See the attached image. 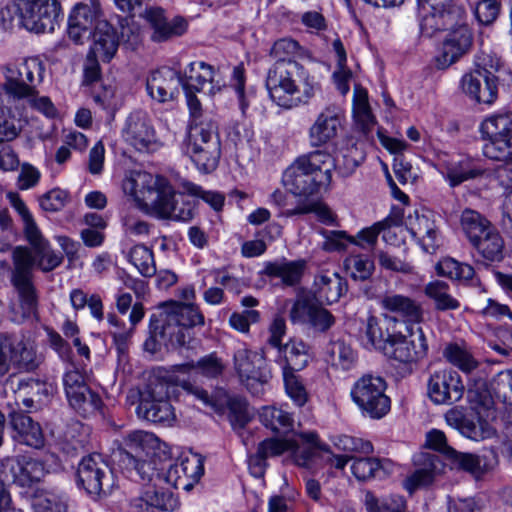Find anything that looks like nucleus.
<instances>
[{
  "instance_id": "nucleus-1",
  "label": "nucleus",
  "mask_w": 512,
  "mask_h": 512,
  "mask_svg": "<svg viewBox=\"0 0 512 512\" xmlns=\"http://www.w3.org/2000/svg\"><path fill=\"white\" fill-rule=\"evenodd\" d=\"M181 187L183 191L178 192L165 177L146 171H132L123 181V191L133 197L139 207L159 219L190 221L196 203L188 196L202 199L216 211L224 205L225 198L221 193L205 191L190 181H183Z\"/></svg>"
},
{
  "instance_id": "nucleus-2",
  "label": "nucleus",
  "mask_w": 512,
  "mask_h": 512,
  "mask_svg": "<svg viewBox=\"0 0 512 512\" xmlns=\"http://www.w3.org/2000/svg\"><path fill=\"white\" fill-rule=\"evenodd\" d=\"M320 150L299 156L283 173L284 186L298 197L295 208L287 210V216L320 213Z\"/></svg>"
},
{
  "instance_id": "nucleus-3",
  "label": "nucleus",
  "mask_w": 512,
  "mask_h": 512,
  "mask_svg": "<svg viewBox=\"0 0 512 512\" xmlns=\"http://www.w3.org/2000/svg\"><path fill=\"white\" fill-rule=\"evenodd\" d=\"M266 88L273 102L285 109L297 107L313 94V83L296 61H276L268 70Z\"/></svg>"
},
{
  "instance_id": "nucleus-4",
  "label": "nucleus",
  "mask_w": 512,
  "mask_h": 512,
  "mask_svg": "<svg viewBox=\"0 0 512 512\" xmlns=\"http://www.w3.org/2000/svg\"><path fill=\"white\" fill-rule=\"evenodd\" d=\"M198 325H204V315L194 304L166 302L150 317L153 336L172 348L184 346L191 338L190 329Z\"/></svg>"
},
{
  "instance_id": "nucleus-5",
  "label": "nucleus",
  "mask_w": 512,
  "mask_h": 512,
  "mask_svg": "<svg viewBox=\"0 0 512 512\" xmlns=\"http://www.w3.org/2000/svg\"><path fill=\"white\" fill-rule=\"evenodd\" d=\"M167 445L153 433L135 430L125 435L120 444L121 467L128 477L151 481L156 472L150 458L166 453Z\"/></svg>"
},
{
  "instance_id": "nucleus-6",
  "label": "nucleus",
  "mask_w": 512,
  "mask_h": 512,
  "mask_svg": "<svg viewBox=\"0 0 512 512\" xmlns=\"http://www.w3.org/2000/svg\"><path fill=\"white\" fill-rule=\"evenodd\" d=\"M7 198L11 206L20 216L23 222V231L26 240L31 245L33 251L29 250L27 247L17 246L14 248L12 253V261L13 267H15V255L16 252L20 250H24L28 253L31 261H32V270L34 267H37L42 272H50L56 269L61 265L63 261V256L57 252H55L48 240H46L39 227L37 226L34 217L27 205L20 198L17 193L10 192L7 194Z\"/></svg>"
},
{
  "instance_id": "nucleus-7",
  "label": "nucleus",
  "mask_w": 512,
  "mask_h": 512,
  "mask_svg": "<svg viewBox=\"0 0 512 512\" xmlns=\"http://www.w3.org/2000/svg\"><path fill=\"white\" fill-rule=\"evenodd\" d=\"M44 73L45 64L38 57L7 64L4 67L5 82L0 88V109L36 94V87L43 81Z\"/></svg>"
},
{
  "instance_id": "nucleus-8",
  "label": "nucleus",
  "mask_w": 512,
  "mask_h": 512,
  "mask_svg": "<svg viewBox=\"0 0 512 512\" xmlns=\"http://www.w3.org/2000/svg\"><path fill=\"white\" fill-rule=\"evenodd\" d=\"M184 153L202 173L214 171L221 156V142L218 125L207 120L200 125H193L184 142Z\"/></svg>"
},
{
  "instance_id": "nucleus-9",
  "label": "nucleus",
  "mask_w": 512,
  "mask_h": 512,
  "mask_svg": "<svg viewBox=\"0 0 512 512\" xmlns=\"http://www.w3.org/2000/svg\"><path fill=\"white\" fill-rule=\"evenodd\" d=\"M257 450L265 458L276 457L291 451L298 466L314 472L318 462L320 445L316 432H301L292 438H269L259 443Z\"/></svg>"
},
{
  "instance_id": "nucleus-10",
  "label": "nucleus",
  "mask_w": 512,
  "mask_h": 512,
  "mask_svg": "<svg viewBox=\"0 0 512 512\" xmlns=\"http://www.w3.org/2000/svg\"><path fill=\"white\" fill-rule=\"evenodd\" d=\"M483 155L494 162L512 161V113H497L483 120L480 126Z\"/></svg>"
},
{
  "instance_id": "nucleus-11",
  "label": "nucleus",
  "mask_w": 512,
  "mask_h": 512,
  "mask_svg": "<svg viewBox=\"0 0 512 512\" xmlns=\"http://www.w3.org/2000/svg\"><path fill=\"white\" fill-rule=\"evenodd\" d=\"M76 475L78 487L84 489L93 499L106 497L118 487L112 468L98 453L83 457Z\"/></svg>"
},
{
  "instance_id": "nucleus-12",
  "label": "nucleus",
  "mask_w": 512,
  "mask_h": 512,
  "mask_svg": "<svg viewBox=\"0 0 512 512\" xmlns=\"http://www.w3.org/2000/svg\"><path fill=\"white\" fill-rule=\"evenodd\" d=\"M13 8L19 24L35 33H52L63 19L58 0H15Z\"/></svg>"
},
{
  "instance_id": "nucleus-13",
  "label": "nucleus",
  "mask_w": 512,
  "mask_h": 512,
  "mask_svg": "<svg viewBox=\"0 0 512 512\" xmlns=\"http://www.w3.org/2000/svg\"><path fill=\"white\" fill-rule=\"evenodd\" d=\"M41 362L30 340L0 333V376L8 374L11 367L19 372L35 371Z\"/></svg>"
},
{
  "instance_id": "nucleus-14",
  "label": "nucleus",
  "mask_w": 512,
  "mask_h": 512,
  "mask_svg": "<svg viewBox=\"0 0 512 512\" xmlns=\"http://www.w3.org/2000/svg\"><path fill=\"white\" fill-rule=\"evenodd\" d=\"M386 386L382 377L366 374L356 381L351 396L364 414L380 419L391 407L390 398L385 394Z\"/></svg>"
},
{
  "instance_id": "nucleus-15",
  "label": "nucleus",
  "mask_w": 512,
  "mask_h": 512,
  "mask_svg": "<svg viewBox=\"0 0 512 512\" xmlns=\"http://www.w3.org/2000/svg\"><path fill=\"white\" fill-rule=\"evenodd\" d=\"M478 68L461 79L463 92L479 103L491 104L497 97V77L493 71L500 67V60L484 55L478 59Z\"/></svg>"
},
{
  "instance_id": "nucleus-16",
  "label": "nucleus",
  "mask_w": 512,
  "mask_h": 512,
  "mask_svg": "<svg viewBox=\"0 0 512 512\" xmlns=\"http://www.w3.org/2000/svg\"><path fill=\"white\" fill-rule=\"evenodd\" d=\"M427 351V339L420 327L413 329L406 326L405 332L392 329V334L389 335L388 342L383 347L386 357L403 364L423 359Z\"/></svg>"
},
{
  "instance_id": "nucleus-17",
  "label": "nucleus",
  "mask_w": 512,
  "mask_h": 512,
  "mask_svg": "<svg viewBox=\"0 0 512 512\" xmlns=\"http://www.w3.org/2000/svg\"><path fill=\"white\" fill-rule=\"evenodd\" d=\"M11 283L17 291L24 318H37L39 297L33 283L32 261L28 253L18 250L15 255V267L11 271Z\"/></svg>"
},
{
  "instance_id": "nucleus-18",
  "label": "nucleus",
  "mask_w": 512,
  "mask_h": 512,
  "mask_svg": "<svg viewBox=\"0 0 512 512\" xmlns=\"http://www.w3.org/2000/svg\"><path fill=\"white\" fill-rule=\"evenodd\" d=\"M45 464L29 455L5 456L0 459V480L22 488H31L45 476Z\"/></svg>"
},
{
  "instance_id": "nucleus-19",
  "label": "nucleus",
  "mask_w": 512,
  "mask_h": 512,
  "mask_svg": "<svg viewBox=\"0 0 512 512\" xmlns=\"http://www.w3.org/2000/svg\"><path fill=\"white\" fill-rule=\"evenodd\" d=\"M121 138L138 152H151L160 145L152 119L142 109L127 115L121 127Z\"/></svg>"
},
{
  "instance_id": "nucleus-20",
  "label": "nucleus",
  "mask_w": 512,
  "mask_h": 512,
  "mask_svg": "<svg viewBox=\"0 0 512 512\" xmlns=\"http://www.w3.org/2000/svg\"><path fill=\"white\" fill-rule=\"evenodd\" d=\"M181 387L188 396L194 397L195 400H198L206 407H210L217 413H221L226 405L229 411V421L235 431L244 429L246 424L250 421L248 404L246 400L241 397L225 396L224 400L215 399L203 388L185 380L182 381Z\"/></svg>"
},
{
  "instance_id": "nucleus-21",
  "label": "nucleus",
  "mask_w": 512,
  "mask_h": 512,
  "mask_svg": "<svg viewBox=\"0 0 512 512\" xmlns=\"http://www.w3.org/2000/svg\"><path fill=\"white\" fill-rule=\"evenodd\" d=\"M100 21H105L99 0H83L74 5L67 21V35L75 44L91 38Z\"/></svg>"
},
{
  "instance_id": "nucleus-22",
  "label": "nucleus",
  "mask_w": 512,
  "mask_h": 512,
  "mask_svg": "<svg viewBox=\"0 0 512 512\" xmlns=\"http://www.w3.org/2000/svg\"><path fill=\"white\" fill-rule=\"evenodd\" d=\"M67 401L72 409L86 417L94 414L102 406L100 396L86 384L82 372L72 367L62 378Z\"/></svg>"
},
{
  "instance_id": "nucleus-23",
  "label": "nucleus",
  "mask_w": 512,
  "mask_h": 512,
  "mask_svg": "<svg viewBox=\"0 0 512 512\" xmlns=\"http://www.w3.org/2000/svg\"><path fill=\"white\" fill-rule=\"evenodd\" d=\"M464 392L462 378L452 368L436 369L427 379V396L436 405H453L463 398Z\"/></svg>"
},
{
  "instance_id": "nucleus-24",
  "label": "nucleus",
  "mask_w": 512,
  "mask_h": 512,
  "mask_svg": "<svg viewBox=\"0 0 512 512\" xmlns=\"http://www.w3.org/2000/svg\"><path fill=\"white\" fill-rule=\"evenodd\" d=\"M263 358L247 348H239L234 353V367L243 384L253 395L264 392V386L271 379L269 370L263 367Z\"/></svg>"
},
{
  "instance_id": "nucleus-25",
  "label": "nucleus",
  "mask_w": 512,
  "mask_h": 512,
  "mask_svg": "<svg viewBox=\"0 0 512 512\" xmlns=\"http://www.w3.org/2000/svg\"><path fill=\"white\" fill-rule=\"evenodd\" d=\"M165 385L159 384L155 388L149 385L140 393L136 413L139 418L152 423L171 426L176 419L174 408L167 399Z\"/></svg>"
},
{
  "instance_id": "nucleus-26",
  "label": "nucleus",
  "mask_w": 512,
  "mask_h": 512,
  "mask_svg": "<svg viewBox=\"0 0 512 512\" xmlns=\"http://www.w3.org/2000/svg\"><path fill=\"white\" fill-rule=\"evenodd\" d=\"M332 443V448L322 444V464L340 471L354 459L355 453L369 454L373 451L369 441L348 435L335 436Z\"/></svg>"
},
{
  "instance_id": "nucleus-27",
  "label": "nucleus",
  "mask_w": 512,
  "mask_h": 512,
  "mask_svg": "<svg viewBox=\"0 0 512 512\" xmlns=\"http://www.w3.org/2000/svg\"><path fill=\"white\" fill-rule=\"evenodd\" d=\"M204 474V458L198 453L181 456L162 475L163 480L178 489L190 491Z\"/></svg>"
},
{
  "instance_id": "nucleus-28",
  "label": "nucleus",
  "mask_w": 512,
  "mask_h": 512,
  "mask_svg": "<svg viewBox=\"0 0 512 512\" xmlns=\"http://www.w3.org/2000/svg\"><path fill=\"white\" fill-rule=\"evenodd\" d=\"M145 19L152 29L151 40L154 42H165L180 37L187 32L189 26L183 16H169L159 7L147 9Z\"/></svg>"
},
{
  "instance_id": "nucleus-29",
  "label": "nucleus",
  "mask_w": 512,
  "mask_h": 512,
  "mask_svg": "<svg viewBox=\"0 0 512 512\" xmlns=\"http://www.w3.org/2000/svg\"><path fill=\"white\" fill-rule=\"evenodd\" d=\"M472 39V32L464 24L450 30L443 40L441 53L435 57L437 69L444 70L457 62L470 50Z\"/></svg>"
},
{
  "instance_id": "nucleus-30",
  "label": "nucleus",
  "mask_w": 512,
  "mask_h": 512,
  "mask_svg": "<svg viewBox=\"0 0 512 512\" xmlns=\"http://www.w3.org/2000/svg\"><path fill=\"white\" fill-rule=\"evenodd\" d=\"M11 437L17 444L34 449H41L45 444V437L40 424L22 411L10 413Z\"/></svg>"
},
{
  "instance_id": "nucleus-31",
  "label": "nucleus",
  "mask_w": 512,
  "mask_h": 512,
  "mask_svg": "<svg viewBox=\"0 0 512 512\" xmlns=\"http://www.w3.org/2000/svg\"><path fill=\"white\" fill-rule=\"evenodd\" d=\"M467 401L475 413L482 433L489 434V421L495 418L494 401L485 381L478 380L468 387Z\"/></svg>"
},
{
  "instance_id": "nucleus-32",
  "label": "nucleus",
  "mask_w": 512,
  "mask_h": 512,
  "mask_svg": "<svg viewBox=\"0 0 512 512\" xmlns=\"http://www.w3.org/2000/svg\"><path fill=\"white\" fill-rule=\"evenodd\" d=\"M182 82L175 70L163 67L153 71L147 79L146 90L149 96L159 103L173 100L179 92Z\"/></svg>"
},
{
  "instance_id": "nucleus-33",
  "label": "nucleus",
  "mask_w": 512,
  "mask_h": 512,
  "mask_svg": "<svg viewBox=\"0 0 512 512\" xmlns=\"http://www.w3.org/2000/svg\"><path fill=\"white\" fill-rule=\"evenodd\" d=\"M181 86L183 90L205 92L211 95L221 88L220 82L214 79V68L203 61H194L187 65Z\"/></svg>"
},
{
  "instance_id": "nucleus-34",
  "label": "nucleus",
  "mask_w": 512,
  "mask_h": 512,
  "mask_svg": "<svg viewBox=\"0 0 512 512\" xmlns=\"http://www.w3.org/2000/svg\"><path fill=\"white\" fill-rule=\"evenodd\" d=\"M379 305L384 311L399 316L407 322L423 321L424 311L421 304L407 295L386 291L380 296Z\"/></svg>"
},
{
  "instance_id": "nucleus-35",
  "label": "nucleus",
  "mask_w": 512,
  "mask_h": 512,
  "mask_svg": "<svg viewBox=\"0 0 512 512\" xmlns=\"http://www.w3.org/2000/svg\"><path fill=\"white\" fill-rule=\"evenodd\" d=\"M429 14L423 19V26L432 31L447 29L460 16V9L454 6V0H423Z\"/></svg>"
},
{
  "instance_id": "nucleus-36",
  "label": "nucleus",
  "mask_w": 512,
  "mask_h": 512,
  "mask_svg": "<svg viewBox=\"0 0 512 512\" xmlns=\"http://www.w3.org/2000/svg\"><path fill=\"white\" fill-rule=\"evenodd\" d=\"M92 44L89 56L109 62L118 50L120 37L115 28L105 19L100 21L91 35Z\"/></svg>"
},
{
  "instance_id": "nucleus-37",
  "label": "nucleus",
  "mask_w": 512,
  "mask_h": 512,
  "mask_svg": "<svg viewBox=\"0 0 512 512\" xmlns=\"http://www.w3.org/2000/svg\"><path fill=\"white\" fill-rule=\"evenodd\" d=\"M417 468L404 480V488L413 493L415 490L430 485L441 472L439 458L430 453H421L415 458Z\"/></svg>"
},
{
  "instance_id": "nucleus-38",
  "label": "nucleus",
  "mask_w": 512,
  "mask_h": 512,
  "mask_svg": "<svg viewBox=\"0 0 512 512\" xmlns=\"http://www.w3.org/2000/svg\"><path fill=\"white\" fill-rule=\"evenodd\" d=\"M132 504L146 512H172L179 505L178 497L171 491L162 488L148 487Z\"/></svg>"
},
{
  "instance_id": "nucleus-39",
  "label": "nucleus",
  "mask_w": 512,
  "mask_h": 512,
  "mask_svg": "<svg viewBox=\"0 0 512 512\" xmlns=\"http://www.w3.org/2000/svg\"><path fill=\"white\" fill-rule=\"evenodd\" d=\"M397 323L398 320L394 316H385L383 321L374 315L368 316L361 328L364 346L368 349L378 348L383 351L389 335L392 334L390 326H395Z\"/></svg>"
},
{
  "instance_id": "nucleus-40",
  "label": "nucleus",
  "mask_w": 512,
  "mask_h": 512,
  "mask_svg": "<svg viewBox=\"0 0 512 512\" xmlns=\"http://www.w3.org/2000/svg\"><path fill=\"white\" fill-rule=\"evenodd\" d=\"M306 268V261L303 259L289 261L282 259L280 261L267 262L263 273L270 278H279L286 286H295L303 276Z\"/></svg>"
},
{
  "instance_id": "nucleus-41",
  "label": "nucleus",
  "mask_w": 512,
  "mask_h": 512,
  "mask_svg": "<svg viewBox=\"0 0 512 512\" xmlns=\"http://www.w3.org/2000/svg\"><path fill=\"white\" fill-rule=\"evenodd\" d=\"M290 318L293 323L317 326L320 321V301L315 293L306 292L298 296Z\"/></svg>"
},
{
  "instance_id": "nucleus-42",
  "label": "nucleus",
  "mask_w": 512,
  "mask_h": 512,
  "mask_svg": "<svg viewBox=\"0 0 512 512\" xmlns=\"http://www.w3.org/2000/svg\"><path fill=\"white\" fill-rule=\"evenodd\" d=\"M353 118L357 128L367 136L376 124L368 101V93L360 85L354 87Z\"/></svg>"
},
{
  "instance_id": "nucleus-43",
  "label": "nucleus",
  "mask_w": 512,
  "mask_h": 512,
  "mask_svg": "<svg viewBox=\"0 0 512 512\" xmlns=\"http://www.w3.org/2000/svg\"><path fill=\"white\" fill-rule=\"evenodd\" d=\"M322 154H335L338 150L337 141L339 132L343 130L342 111L340 108L334 107L332 110L327 109L325 115L322 114Z\"/></svg>"
},
{
  "instance_id": "nucleus-44",
  "label": "nucleus",
  "mask_w": 512,
  "mask_h": 512,
  "mask_svg": "<svg viewBox=\"0 0 512 512\" xmlns=\"http://www.w3.org/2000/svg\"><path fill=\"white\" fill-rule=\"evenodd\" d=\"M34 512H67L68 496L60 489H38L32 498Z\"/></svg>"
},
{
  "instance_id": "nucleus-45",
  "label": "nucleus",
  "mask_w": 512,
  "mask_h": 512,
  "mask_svg": "<svg viewBox=\"0 0 512 512\" xmlns=\"http://www.w3.org/2000/svg\"><path fill=\"white\" fill-rule=\"evenodd\" d=\"M261 423L275 433H287L293 429L294 417L283 406H265L259 412Z\"/></svg>"
},
{
  "instance_id": "nucleus-46",
  "label": "nucleus",
  "mask_w": 512,
  "mask_h": 512,
  "mask_svg": "<svg viewBox=\"0 0 512 512\" xmlns=\"http://www.w3.org/2000/svg\"><path fill=\"white\" fill-rule=\"evenodd\" d=\"M460 227L470 244H474L493 225L479 212L465 209L460 216Z\"/></svg>"
},
{
  "instance_id": "nucleus-47",
  "label": "nucleus",
  "mask_w": 512,
  "mask_h": 512,
  "mask_svg": "<svg viewBox=\"0 0 512 512\" xmlns=\"http://www.w3.org/2000/svg\"><path fill=\"white\" fill-rule=\"evenodd\" d=\"M472 246L484 259L490 262H498L503 259L504 241L494 226Z\"/></svg>"
},
{
  "instance_id": "nucleus-48",
  "label": "nucleus",
  "mask_w": 512,
  "mask_h": 512,
  "mask_svg": "<svg viewBox=\"0 0 512 512\" xmlns=\"http://www.w3.org/2000/svg\"><path fill=\"white\" fill-rule=\"evenodd\" d=\"M283 359L278 360L282 372L299 371L309 360L306 345L302 341H290L282 348Z\"/></svg>"
},
{
  "instance_id": "nucleus-49",
  "label": "nucleus",
  "mask_w": 512,
  "mask_h": 512,
  "mask_svg": "<svg viewBox=\"0 0 512 512\" xmlns=\"http://www.w3.org/2000/svg\"><path fill=\"white\" fill-rule=\"evenodd\" d=\"M424 294L434 302L435 309L438 311H450L460 308V302L453 297L449 291V285L441 280L429 282L424 287Z\"/></svg>"
},
{
  "instance_id": "nucleus-50",
  "label": "nucleus",
  "mask_w": 512,
  "mask_h": 512,
  "mask_svg": "<svg viewBox=\"0 0 512 512\" xmlns=\"http://www.w3.org/2000/svg\"><path fill=\"white\" fill-rule=\"evenodd\" d=\"M332 50L337 58V69L333 72L332 78L337 90L346 95L349 92V81L352 77V72L346 67L347 55L342 41L335 38L332 42Z\"/></svg>"
},
{
  "instance_id": "nucleus-51",
  "label": "nucleus",
  "mask_w": 512,
  "mask_h": 512,
  "mask_svg": "<svg viewBox=\"0 0 512 512\" xmlns=\"http://www.w3.org/2000/svg\"><path fill=\"white\" fill-rule=\"evenodd\" d=\"M364 505L367 512H405L406 501L400 495L379 498L373 492L366 491Z\"/></svg>"
},
{
  "instance_id": "nucleus-52",
  "label": "nucleus",
  "mask_w": 512,
  "mask_h": 512,
  "mask_svg": "<svg viewBox=\"0 0 512 512\" xmlns=\"http://www.w3.org/2000/svg\"><path fill=\"white\" fill-rule=\"evenodd\" d=\"M325 361L337 369L348 370L355 361V353L343 341H332L326 346Z\"/></svg>"
},
{
  "instance_id": "nucleus-53",
  "label": "nucleus",
  "mask_w": 512,
  "mask_h": 512,
  "mask_svg": "<svg viewBox=\"0 0 512 512\" xmlns=\"http://www.w3.org/2000/svg\"><path fill=\"white\" fill-rule=\"evenodd\" d=\"M444 358L461 371L469 373L477 368L478 362L465 345L449 343L443 350Z\"/></svg>"
},
{
  "instance_id": "nucleus-54",
  "label": "nucleus",
  "mask_w": 512,
  "mask_h": 512,
  "mask_svg": "<svg viewBox=\"0 0 512 512\" xmlns=\"http://www.w3.org/2000/svg\"><path fill=\"white\" fill-rule=\"evenodd\" d=\"M128 260L142 276L152 277L156 274L153 251L147 246H133L128 253Z\"/></svg>"
},
{
  "instance_id": "nucleus-55",
  "label": "nucleus",
  "mask_w": 512,
  "mask_h": 512,
  "mask_svg": "<svg viewBox=\"0 0 512 512\" xmlns=\"http://www.w3.org/2000/svg\"><path fill=\"white\" fill-rule=\"evenodd\" d=\"M176 371L183 374H190L192 370L197 369L200 374L207 378H216L222 374L224 366L220 359L213 354L201 358L196 365L186 363L175 367Z\"/></svg>"
},
{
  "instance_id": "nucleus-56",
  "label": "nucleus",
  "mask_w": 512,
  "mask_h": 512,
  "mask_svg": "<svg viewBox=\"0 0 512 512\" xmlns=\"http://www.w3.org/2000/svg\"><path fill=\"white\" fill-rule=\"evenodd\" d=\"M438 275L450 279L470 280L474 276V268L465 263H460L453 258H444L436 265Z\"/></svg>"
},
{
  "instance_id": "nucleus-57",
  "label": "nucleus",
  "mask_w": 512,
  "mask_h": 512,
  "mask_svg": "<svg viewBox=\"0 0 512 512\" xmlns=\"http://www.w3.org/2000/svg\"><path fill=\"white\" fill-rule=\"evenodd\" d=\"M445 420L451 427L458 429L463 435L476 439L481 436V429L479 428L478 421L467 419L463 412L458 408L454 407L445 413Z\"/></svg>"
},
{
  "instance_id": "nucleus-58",
  "label": "nucleus",
  "mask_w": 512,
  "mask_h": 512,
  "mask_svg": "<svg viewBox=\"0 0 512 512\" xmlns=\"http://www.w3.org/2000/svg\"><path fill=\"white\" fill-rule=\"evenodd\" d=\"M345 267L350 276L355 280L364 281L374 271V262L366 255H351L345 261Z\"/></svg>"
},
{
  "instance_id": "nucleus-59",
  "label": "nucleus",
  "mask_w": 512,
  "mask_h": 512,
  "mask_svg": "<svg viewBox=\"0 0 512 512\" xmlns=\"http://www.w3.org/2000/svg\"><path fill=\"white\" fill-rule=\"evenodd\" d=\"M260 321V313L254 309H246L242 312H233L229 317V326L243 334L250 331V326Z\"/></svg>"
},
{
  "instance_id": "nucleus-60",
  "label": "nucleus",
  "mask_w": 512,
  "mask_h": 512,
  "mask_svg": "<svg viewBox=\"0 0 512 512\" xmlns=\"http://www.w3.org/2000/svg\"><path fill=\"white\" fill-rule=\"evenodd\" d=\"M351 465L352 474L360 481L368 480L375 477L380 469V461L376 458H356L354 456Z\"/></svg>"
},
{
  "instance_id": "nucleus-61",
  "label": "nucleus",
  "mask_w": 512,
  "mask_h": 512,
  "mask_svg": "<svg viewBox=\"0 0 512 512\" xmlns=\"http://www.w3.org/2000/svg\"><path fill=\"white\" fill-rule=\"evenodd\" d=\"M345 290L346 285L339 275L334 273L331 277L322 276V294H325L327 304L337 302Z\"/></svg>"
},
{
  "instance_id": "nucleus-62",
  "label": "nucleus",
  "mask_w": 512,
  "mask_h": 512,
  "mask_svg": "<svg viewBox=\"0 0 512 512\" xmlns=\"http://www.w3.org/2000/svg\"><path fill=\"white\" fill-rule=\"evenodd\" d=\"M387 226V221H380L372 226L365 228L358 232L356 237H350V243L358 245L365 249L368 247H374L378 240V235Z\"/></svg>"
},
{
  "instance_id": "nucleus-63",
  "label": "nucleus",
  "mask_w": 512,
  "mask_h": 512,
  "mask_svg": "<svg viewBox=\"0 0 512 512\" xmlns=\"http://www.w3.org/2000/svg\"><path fill=\"white\" fill-rule=\"evenodd\" d=\"M69 200L67 191L55 188L44 194L39 202L43 210L48 212H57L65 207Z\"/></svg>"
},
{
  "instance_id": "nucleus-64",
  "label": "nucleus",
  "mask_w": 512,
  "mask_h": 512,
  "mask_svg": "<svg viewBox=\"0 0 512 512\" xmlns=\"http://www.w3.org/2000/svg\"><path fill=\"white\" fill-rule=\"evenodd\" d=\"M300 49L297 41L291 38H282L273 44L270 55L274 57L276 61H292L291 57L297 55Z\"/></svg>"
}]
</instances>
